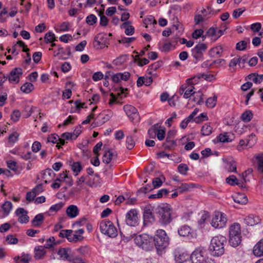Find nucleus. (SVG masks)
Segmentation results:
<instances>
[{
	"label": "nucleus",
	"instance_id": "52",
	"mask_svg": "<svg viewBox=\"0 0 263 263\" xmlns=\"http://www.w3.org/2000/svg\"><path fill=\"white\" fill-rule=\"evenodd\" d=\"M193 96V101L198 104L203 102L202 93L200 92H195Z\"/></svg>",
	"mask_w": 263,
	"mask_h": 263
},
{
	"label": "nucleus",
	"instance_id": "45",
	"mask_svg": "<svg viewBox=\"0 0 263 263\" xmlns=\"http://www.w3.org/2000/svg\"><path fill=\"white\" fill-rule=\"evenodd\" d=\"M201 134L203 136H209L212 132V127L209 124H205L201 130Z\"/></svg>",
	"mask_w": 263,
	"mask_h": 263
},
{
	"label": "nucleus",
	"instance_id": "23",
	"mask_svg": "<svg viewBox=\"0 0 263 263\" xmlns=\"http://www.w3.org/2000/svg\"><path fill=\"white\" fill-rule=\"evenodd\" d=\"M189 258V255L184 252L176 251L175 255V259L178 263H183Z\"/></svg>",
	"mask_w": 263,
	"mask_h": 263
},
{
	"label": "nucleus",
	"instance_id": "30",
	"mask_svg": "<svg viewBox=\"0 0 263 263\" xmlns=\"http://www.w3.org/2000/svg\"><path fill=\"white\" fill-rule=\"evenodd\" d=\"M144 222H153L154 220V216L152 211L149 209H145L143 214Z\"/></svg>",
	"mask_w": 263,
	"mask_h": 263
},
{
	"label": "nucleus",
	"instance_id": "27",
	"mask_svg": "<svg viewBox=\"0 0 263 263\" xmlns=\"http://www.w3.org/2000/svg\"><path fill=\"white\" fill-rule=\"evenodd\" d=\"M178 234L181 236H193V232L191 228L187 226H183L178 230Z\"/></svg>",
	"mask_w": 263,
	"mask_h": 263
},
{
	"label": "nucleus",
	"instance_id": "17",
	"mask_svg": "<svg viewBox=\"0 0 263 263\" xmlns=\"http://www.w3.org/2000/svg\"><path fill=\"white\" fill-rule=\"evenodd\" d=\"M84 232L83 229L79 228L74 231V234L71 233L70 237L68 238V240L70 242H77L81 241L84 239L83 234Z\"/></svg>",
	"mask_w": 263,
	"mask_h": 263
},
{
	"label": "nucleus",
	"instance_id": "58",
	"mask_svg": "<svg viewBox=\"0 0 263 263\" xmlns=\"http://www.w3.org/2000/svg\"><path fill=\"white\" fill-rule=\"evenodd\" d=\"M68 179L69 178L67 174V172H63L59 175L56 179L57 181H60L61 183L63 182H68L67 179Z\"/></svg>",
	"mask_w": 263,
	"mask_h": 263
},
{
	"label": "nucleus",
	"instance_id": "43",
	"mask_svg": "<svg viewBox=\"0 0 263 263\" xmlns=\"http://www.w3.org/2000/svg\"><path fill=\"white\" fill-rule=\"evenodd\" d=\"M217 97L216 96H214L212 97L209 98L206 102L205 104L208 107L213 108L214 107L217 103Z\"/></svg>",
	"mask_w": 263,
	"mask_h": 263
},
{
	"label": "nucleus",
	"instance_id": "28",
	"mask_svg": "<svg viewBox=\"0 0 263 263\" xmlns=\"http://www.w3.org/2000/svg\"><path fill=\"white\" fill-rule=\"evenodd\" d=\"M116 158V154L110 150L106 151L103 156V162L106 164H109L111 160Z\"/></svg>",
	"mask_w": 263,
	"mask_h": 263
},
{
	"label": "nucleus",
	"instance_id": "4",
	"mask_svg": "<svg viewBox=\"0 0 263 263\" xmlns=\"http://www.w3.org/2000/svg\"><path fill=\"white\" fill-rule=\"evenodd\" d=\"M228 221L227 215L220 211H215L210 218L211 226L216 229H220L224 228Z\"/></svg>",
	"mask_w": 263,
	"mask_h": 263
},
{
	"label": "nucleus",
	"instance_id": "25",
	"mask_svg": "<svg viewBox=\"0 0 263 263\" xmlns=\"http://www.w3.org/2000/svg\"><path fill=\"white\" fill-rule=\"evenodd\" d=\"M232 197L234 201L238 204H245L248 202L247 197L243 194L236 193Z\"/></svg>",
	"mask_w": 263,
	"mask_h": 263
},
{
	"label": "nucleus",
	"instance_id": "62",
	"mask_svg": "<svg viewBox=\"0 0 263 263\" xmlns=\"http://www.w3.org/2000/svg\"><path fill=\"white\" fill-rule=\"evenodd\" d=\"M55 40L54 34L52 32H48L45 36V40L46 43H52Z\"/></svg>",
	"mask_w": 263,
	"mask_h": 263
},
{
	"label": "nucleus",
	"instance_id": "10",
	"mask_svg": "<svg viewBox=\"0 0 263 263\" xmlns=\"http://www.w3.org/2000/svg\"><path fill=\"white\" fill-rule=\"evenodd\" d=\"M194 89V86L186 81V83L180 87L179 92L184 98L188 99L195 93Z\"/></svg>",
	"mask_w": 263,
	"mask_h": 263
},
{
	"label": "nucleus",
	"instance_id": "15",
	"mask_svg": "<svg viewBox=\"0 0 263 263\" xmlns=\"http://www.w3.org/2000/svg\"><path fill=\"white\" fill-rule=\"evenodd\" d=\"M15 214L18 217V221L21 223H27L29 221V217L27 212L23 208H18L15 211Z\"/></svg>",
	"mask_w": 263,
	"mask_h": 263
},
{
	"label": "nucleus",
	"instance_id": "41",
	"mask_svg": "<svg viewBox=\"0 0 263 263\" xmlns=\"http://www.w3.org/2000/svg\"><path fill=\"white\" fill-rule=\"evenodd\" d=\"M43 220L44 216L41 214H39L36 215V216L32 220V223L33 226L38 227L43 223Z\"/></svg>",
	"mask_w": 263,
	"mask_h": 263
},
{
	"label": "nucleus",
	"instance_id": "34",
	"mask_svg": "<svg viewBox=\"0 0 263 263\" xmlns=\"http://www.w3.org/2000/svg\"><path fill=\"white\" fill-rule=\"evenodd\" d=\"M200 13L202 14L204 18L206 20L214 15V12L211 7L208 6L206 8H204L201 10Z\"/></svg>",
	"mask_w": 263,
	"mask_h": 263
},
{
	"label": "nucleus",
	"instance_id": "18",
	"mask_svg": "<svg viewBox=\"0 0 263 263\" xmlns=\"http://www.w3.org/2000/svg\"><path fill=\"white\" fill-rule=\"evenodd\" d=\"M124 110L126 114L131 119L138 117L137 109L130 105H126L124 106Z\"/></svg>",
	"mask_w": 263,
	"mask_h": 263
},
{
	"label": "nucleus",
	"instance_id": "5",
	"mask_svg": "<svg viewBox=\"0 0 263 263\" xmlns=\"http://www.w3.org/2000/svg\"><path fill=\"white\" fill-rule=\"evenodd\" d=\"M158 213L159 221L163 225H166L172 221V208L167 203L161 204L158 206Z\"/></svg>",
	"mask_w": 263,
	"mask_h": 263
},
{
	"label": "nucleus",
	"instance_id": "40",
	"mask_svg": "<svg viewBox=\"0 0 263 263\" xmlns=\"http://www.w3.org/2000/svg\"><path fill=\"white\" fill-rule=\"evenodd\" d=\"M34 89V86L30 83H25L21 87V90L24 93H29Z\"/></svg>",
	"mask_w": 263,
	"mask_h": 263
},
{
	"label": "nucleus",
	"instance_id": "31",
	"mask_svg": "<svg viewBox=\"0 0 263 263\" xmlns=\"http://www.w3.org/2000/svg\"><path fill=\"white\" fill-rule=\"evenodd\" d=\"M122 27L125 29V33L127 35H131L134 33V27L129 21L126 22L122 25Z\"/></svg>",
	"mask_w": 263,
	"mask_h": 263
},
{
	"label": "nucleus",
	"instance_id": "14",
	"mask_svg": "<svg viewBox=\"0 0 263 263\" xmlns=\"http://www.w3.org/2000/svg\"><path fill=\"white\" fill-rule=\"evenodd\" d=\"M95 40L94 46L97 49H102L106 46L107 40L105 34H98Z\"/></svg>",
	"mask_w": 263,
	"mask_h": 263
},
{
	"label": "nucleus",
	"instance_id": "9",
	"mask_svg": "<svg viewBox=\"0 0 263 263\" xmlns=\"http://www.w3.org/2000/svg\"><path fill=\"white\" fill-rule=\"evenodd\" d=\"M125 222L127 225L132 227H136L138 224V213L136 209H132L126 213Z\"/></svg>",
	"mask_w": 263,
	"mask_h": 263
},
{
	"label": "nucleus",
	"instance_id": "37",
	"mask_svg": "<svg viewBox=\"0 0 263 263\" xmlns=\"http://www.w3.org/2000/svg\"><path fill=\"white\" fill-rule=\"evenodd\" d=\"M99 182V175L96 174L95 177H92L90 176H87V181L86 182V183L90 186H93L97 185V184Z\"/></svg>",
	"mask_w": 263,
	"mask_h": 263
},
{
	"label": "nucleus",
	"instance_id": "60",
	"mask_svg": "<svg viewBox=\"0 0 263 263\" xmlns=\"http://www.w3.org/2000/svg\"><path fill=\"white\" fill-rule=\"evenodd\" d=\"M126 145L128 149H132L135 146V142L131 136H128L126 138Z\"/></svg>",
	"mask_w": 263,
	"mask_h": 263
},
{
	"label": "nucleus",
	"instance_id": "1",
	"mask_svg": "<svg viewBox=\"0 0 263 263\" xmlns=\"http://www.w3.org/2000/svg\"><path fill=\"white\" fill-rule=\"evenodd\" d=\"M226 242V238L222 235H217L212 237L208 249L210 254L215 257L223 254Z\"/></svg>",
	"mask_w": 263,
	"mask_h": 263
},
{
	"label": "nucleus",
	"instance_id": "21",
	"mask_svg": "<svg viewBox=\"0 0 263 263\" xmlns=\"http://www.w3.org/2000/svg\"><path fill=\"white\" fill-rule=\"evenodd\" d=\"M226 182L231 186L238 185L242 186L243 185L242 180L240 178H238L234 175H230L226 178Z\"/></svg>",
	"mask_w": 263,
	"mask_h": 263
},
{
	"label": "nucleus",
	"instance_id": "42",
	"mask_svg": "<svg viewBox=\"0 0 263 263\" xmlns=\"http://www.w3.org/2000/svg\"><path fill=\"white\" fill-rule=\"evenodd\" d=\"M71 167L75 176H77L82 169L81 164L79 161L73 162L71 164Z\"/></svg>",
	"mask_w": 263,
	"mask_h": 263
},
{
	"label": "nucleus",
	"instance_id": "64",
	"mask_svg": "<svg viewBox=\"0 0 263 263\" xmlns=\"http://www.w3.org/2000/svg\"><path fill=\"white\" fill-rule=\"evenodd\" d=\"M97 17L93 14H90L86 18V23L89 25H92L97 22Z\"/></svg>",
	"mask_w": 263,
	"mask_h": 263
},
{
	"label": "nucleus",
	"instance_id": "51",
	"mask_svg": "<svg viewBox=\"0 0 263 263\" xmlns=\"http://www.w3.org/2000/svg\"><path fill=\"white\" fill-rule=\"evenodd\" d=\"M165 131L164 127H161L158 128L157 131L156 136L158 140L160 141L163 140L165 138Z\"/></svg>",
	"mask_w": 263,
	"mask_h": 263
},
{
	"label": "nucleus",
	"instance_id": "54",
	"mask_svg": "<svg viewBox=\"0 0 263 263\" xmlns=\"http://www.w3.org/2000/svg\"><path fill=\"white\" fill-rule=\"evenodd\" d=\"M12 208V204L10 201H6L2 205V209L4 212L8 214L11 211Z\"/></svg>",
	"mask_w": 263,
	"mask_h": 263
},
{
	"label": "nucleus",
	"instance_id": "46",
	"mask_svg": "<svg viewBox=\"0 0 263 263\" xmlns=\"http://www.w3.org/2000/svg\"><path fill=\"white\" fill-rule=\"evenodd\" d=\"M253 117V114L250 110L245 111L241 116V119L242 121L248 122H249Z\"/></svg>",
	"mask_w": 263,
	"mask_h": 263
},
{
	"label": "nucleus",
	"instance_id": "19",
	"mask_svg": "<svg viewBox=\"0 0 263 263\" xmlns=\"http://www.w3.org/2000/svg\"><path fill=\"white\" fill-rule=\"evenodd\" d=\"M252 253L257 257L263 256V239H261L254 246Z\"/></svg>",
	"mask_w": 263,
	"mask_h": 263
},
{
	"label": "nucleus",
	"instance_id": "38",
	"mask_svg": "<svg viewBox=\"0 0 263 263\" xmlns=\"http://www.w3.org/2000/svg\"><path fill=\"white\" fill-rule=\"evenodd\" d=\"M225 169L230 173H238L236 164L234 161L228 162L225 166Z\"/></svg>",
	"mask_w": 263,
	"mask_h": 263
},
{
	"label": "nucleus",
	"instance_id": "48",
	"mask_svg": "<svg viewBox=\"0 0 263 263\" xmlns=\"http://www.w3.org/2000/svg\"><path fill=\"white\" fill-rule=\"evenodd\" d=\"M253 172V170L252 168H249L247 171H245L241 174L237 173V175H238L239 177L240 178L241 180H242V183L243 184L245 182H246V178L247 177L252 174Z\"/></svg>",
	"mask_w": 263,
	"mask_h": 263
},
{
	"label": "nucleus",
	"instance_id": "22",
	"mask_svg": "<svg viewBox=\"0 0 263 263\" xmlns=\"http://www.w3.org/2000/svg\"><path fill=\"white\" fill-rule=\"evenodd\" d=\"M245 222L246 224L250 226H253L260 222L259 217L256 215H250L246 217L245 219Z\"/></svg>",
	"mask_w": 263,
	"mask_h": 263
},
{
	"label": "nucleus",
	"instance_id": "24",
	"mask_svg": "<svg viewBox=\"0 0 263 263\" xmlns=\"http://www.w3.org/2000/svg\"><path fill=\"white\" fill-rule=\"evenodd\" d=\"M67 215L71 218H73L77 217L79 213V210L78 208L75 205H69L66 210Z\"/></svg>",
	"mask_w": 263,
	"mask_h": 263
},
{
	"label": "nucleus",
	"instance_id": "11",
	"mask_svg": "<svg viewBox=\"0 0 263 263\" xmlns=\"http://www.w3.org/2000/svg\"><path fill=\"white\" fill-rule=\"evenodd\" d=\"M207 48V46L204 43L198 44L192 50L193 57L197 60L202 59L203 53Z\"/></svg>",
	"mask_w": 263,
	"mask_h": 263
},
{
	"label": "nucleus",
	"instance_id": "7",
	"mask_svg": "<svg viewBox=\"0 0 263 263\" xmlns=\"http://www.w3.org/2000/svg\"><path fill=\"white\" fill-rule=\"evenodd\" d=\"M152 241L153 238L146 234L138 235L135 239L136 244L145 250L151 246Z\"/></svg>",
	"mask_w": 263,
	"mask_h": 263
},
{
	"label": "nucleus",
	"instance_id": "47",
	"mask_svg": "<svg viewBox=\"0 0 263 263\" xmlns=\"http://www.w3.org/2000/svg\"><path fill=\"white\" fill-rule=\"evenodd\" d=\"M160 127V126L158 124H155L154 126L151 127L148 130V134L150 138H155L156 134L157 131L158 130V128Z\"/></svg>",
	"mask_w": 263,
	"mask_h": 263
},
{
	"label": "nucleus",
	"instance_id": "13",
	"mask_svg": "<svg viewBox=\"0 0 263 263\" xmlns=\"http://www.w3.org/2000/svg\"><path fill=\"white\" fill-rule=\"evenodd\" d=\"M22 75V69L20 68L13 69L8 76L9 81L13 84L17 83L20 81V77Z\"/></svg>",
	"mask_w": 263,
	"mask_h": 263
},
{
	"label": "nucleus",
	"instance_id": "44",
	"mask_svg": "<svg viewBox=\"0 0 263 263\" xmlns=\"http://www.w3.org/2000/svg\"><path fill=\"white\" fill-rule=\"evenodd\" d=\"M101 115L103 117L102 119L104 120L103 122H105L110 120V119L113 116V112L109 109H107L103 111L101 114Z\"/></svg>",
	"mask_w": 263,
	"mask_h": 263
},
{
	"label": "nucleus",
	"instance_id": "57",
	"mask_svg": "<svg viewBox=\"0 0 263 263\" xmlns=\"http://www.w3.org/2000/svg\"><path fill=\"white\" fill-rule=\"evenodd\" d=\"M222 52V48L221 46H217L213 48L210 50V53L212 56L220 55Z\"/></svg>",
	"mask_w": 263,
	"mask_h": 263
},
{
	"label": "nucleus",
	"instance_id": "32",
	"mask_svg": "<svg viewBox=\"0 0 263 263\" xmlns=\"http://www.w3.org/2000/svg\"><path fill=\"white\" fill-rule=\"evenodd\" d=\"M206 36L211 38L213 41L217 40L219 37V34L217 33V28H210L206 33Z\"/></svg>",
	"mask_w": 263,
	"mask_h": 263
},
{
	"label": "nucleus",
	"instance_id": "39",
	"mask_svg": "<svg viewBox=\"0 0 263 263\" xmlns=\"http://www.w3.org/2000/svg\"><path fill=\"white\" fill-rule=\"evenodd\" d=\"M241 58L239 56H237L233 58L229 63V67L231 71L235 70V67L237 64L241 62Z\"/></svg>",
	"mask_w": 263,
	"mask_h": 263
},
{
	"label": "nucleus",
	"instance_id": "63",
	"mask_svg": "<svg viewBox=\"0 0 263 263\" xmlns=\"http://www.w3.org/2000/svg\"><path fill=\"white\" fill-rule=\"evenodd\" d=\"M60 140V138L56 134H51L50 135L47 139V141L49 142H51L52 143H57L59 144V141Z\"/></svg>",
	"mask_w": 263,
	"mask_h": 263
},
{
	"label": "nucleus",
	"instance_id": "16",
	"mask_svg": "<svg viewBox=\"0 0 263 263\" xmlns=\"http://www.w3.org/2000/svg\"><path fill=\"white\" fill-rule=\"evenodd\" d=\"M130 73L128 72L123 73L119 72L114 74L111 77V80L113 82L118 83L121 81H127L130 77Z\"/></svg>",
	"mask_w": 263,
	"mask_h": 263
},
{
	"label": "nucleus",
	"instance_id": "3",
	"mask_svg": "<svg viewBox=\"0 0 263 263\" xmlns=\"http://www.w3.org/2000/svg\"><path fill=\"white\" fill-rule=\"evenodd\" d=\"M157 250L162 251L165 249L169 245V238L165 231L162 229L156 231V235L153 239Z\"/></svg>",
	"mask_w": 263,
	"mask_h": 263
},
{
	"label": "nucleus",
	"instance_id": "8",
	"mask_svg": "<svg viewBox=\"0 0 263 263\" xmlns=\"http://www.w3.org/2000/svg\"><path fill=\"white\" fill-rule=\"evenodd\" d=\"M192 263H207L205 252L200 248L196 249L190 256Z\"/></svg>",
	"mask_w": 263,
	"mask_h": 263
},
{
	"label": "nucleus",
	"instance_id": "49",
	"mask_svg": "<svg viewBox=\"0 0 263 263\" xmlns=\"http://www.w3.org/2000/svg\"><path fill=\"white\" fill-rule=\"evenodd\" d=\"M203 30L201 29L195 30L192 33V37L194 39H197L200 37H202V40L204 41L205 38V36L203 35Z\"/></svg>",
	"mask_w": 263,
	"mask_h": 263
},
{
	"label": "nucleus",
	"instance_id": "53",
	"mask_svg": "<svg viewBox=\"0 0 263 263\" xmlns=\"http://www.w3.org/2000/svg\"><path fill=\"white\" fill-rule=\"evenodd\" d=\"M204 74H199L197 76L194 77L192 78L188 79L186 81L187 83H189L190 84H192L193 86H194L195 84H197L199 80L200 79V78L203 77Z\"/></svg>",
	"mask_w": 263,
	"mask_h": 263
},
{
	"label": "nucleus",
	"instance_id": "6",
	"mask_svg": "<svg viewBox=\"0 0 263 263\" xmlns=\"http://www.w3.org/2000/svg\"><path fill=\"white\" fill-rule=\"evenodd\" d=\"M101 232L110 237H115L117 235V230L112 222L109 220H103L100 224Z\"/></svg>",
	"mask_w": 263,
	"mask_h": 263
},
{
	"label": "nucleus",
	"instance_id": "50",
	"mask_svg": "<svg viewBox=\"0 0 263 263\" xmlns=\"http://www.w3.org/2000/svg\"><path fill=\"white\" fill-rule=\"evenodd\" d=\"M57 245L54 237H50L46 240V243L45 245V248L47 249H50L53 248Z\"/></svg>",
	"mask_w": 263,
	"mask_h": 263
},
{
	"label": "nucleus",
	"instance_id": "56",
	"mask_svg": "<svg viewBox=\"0 0 263 263\" xmlns=\"http://www.w3.org/2000/svg\"><path fill=\"white\" fill-rule=\"evenodd\" d=\"M6 242L10 245H16L18 243V239L12 235H8L6 237Z\"/></svg>",
	"mask_w": 263,
	"mask_h": 263
},
{
	"label": "nucleus",
	"instance_id": "29",
	"mask_svg": "<svg viewBox=\"0 0 263 263\" xmlns=\"http://www.w3.org/2000/svg\"><path fill=\"white\" fill-rule=\"evenodd\" d=\"M31 256L28 254H22L21 256H16L14 258L15 263H29L31 260Z\"/></svg>",
	"mask_w": 263,
	"mask_h": 263
},
{
	"label": "nucleus",
	"instance_id": "12",
	"mask_svg": "<svg viewBox=\"0 0 263 263\" xmlns=\"http://www.w3.org/2000/svg\"><path fill=\"white\" fill-rule=\"evenodd\" d=\"M71 253L70 249L66 248H60L57 251V254L60 259L69 261H72L73 259Z\"/></svg>",
	"mask_w": 263,
	"mask_h": 263
},
{
	"label": "nucleus",
	"instance_id": "2",
	"mask_svg": "<svg viewBox=\"0 0 263 263\" xmlns=\"http://www.w3.org/2000/svg\"><path fill=\"white\" fill-rule=\"evenodd\" d=\"M230 245L233 247L238 246L241 242V227L238 223H234L229 227Z\"/></svg>",
	"mask_w": 263,
	"mask_h": 263
},
{
	"label": "nucleus",
	"instance_id": "59",
	"mask_svg": "<svg viewBox=\"0 0 263 263\" xmlns=\"http://www.w3.org/2000/svg\"><path fill=\"white\" fill-rule=\"evenodd\" d=\"M73 231L71 230H62L59 234V236L61 237H66L68 240V238L70 237L71 233Z\"/></svg>",
	"mask_w": 263,
	"mask_h": 263
},
{
	"label": "nucleus",
	"instance_id": "36",
	"mask_svg": "<svg viewBox=\"0 0 263 263\" xmlns=\"http://www.w3.org/2000/svg\"><path fill=\"white\" fill-rule=\"evenodd\" d=\"M165 178L163 176L160 177H156L153 179V185L154 188L159 187L162 183L165 181Z\"/></svg>",
	"mask_w": 263,
	"mask_h": 263
},
{
	"label": "nucleus",
	"instance_id": "33",
	"mask_svg": "<svg viewBox=\"0 0 263 263\" xmlns=\"http://www.w3.org/2000/svg\"><path fill=\"white\" fill-rule=\"evenodd\" d=\"M34 253V257L36 259H40L45 256L46 251L42 247H38L35 249Z\"/></svg>",
	"mask_w": 263,
	"mask_h": 263
},
{
	"label": "nucleus",
	"instance_id": "35",
	"mask_svg": "<svg viewBox=\"0 0 263 263\" xmlns=\"http://www.w3.org/2000/svg\"><path fill=\"white\" fill-rule=\"evenodd\" d=\"M21 157L25 160L34 161L36 159V156L35 154H33L31 152H27V153H23Z\"/></svg>",
	"mask_w": 263,
	"mask_h": 263
},
{
	"label": "nucleus",
	"instance_id": "55",
	"mask_svg": "<svg viewBox=\"0 0 263 263\" xmlns=\"http://www.w3.org/2000/svg\"><path fill=\"white\" fill-rule=\"evenodd\" d=\"M7 164L9 168L13 171L15 174L17 173V166L15 161L9 160L7 161Z\"/></svg>",
	"mask_w": 263,
	"mask_h": 263
},
{
	"label": "nucleus",
	"instance_id": "20",
	"mask_svg": "<svg viewBox=\"0 0 263 263\" xmlns=\"http://www.w3.org/2000/svg\"><path fill=\"white\" fill-rule=\"evenodd\" d=\"M257 164V170L260 173H263V153L255 154L253 157Z\"/></svg>",
	"mask_w": 263,
	"mask_h": 263
},
{
	"label": "nucleus",
	"instance_id": "26",
	"mask_svg": "<svg viewBox=\"0 0 263 263\" xmlns=\"http://www.w3.org/2000/svg\"><path fill=\"white\" fill-rule=\"evenodd\" d=\"M248 79L256 84H259L263 81V74L252 73L248 76Z\"/></svg>",
	"mask_w": 263,
	"mask_h": 263
},
{
	"label": "nucleus",
	"instance_id": "61",
	"mask_svg": "<svg viewBox=\"0 0 263 263\" xmlns=\"http://www.w3.org/2000/svg\"><path fill=\"white\" fill-rule=\"evenodd\" d=\"M19 135L16 133H14L10 135L8 138V142L10 144H13L17 140Z\"/></svg>",
	"mask_w": 263,
	"mask_h": 263
}]
</instances>
